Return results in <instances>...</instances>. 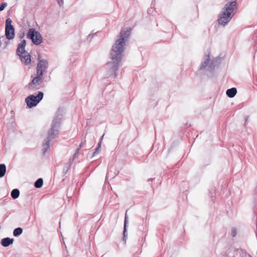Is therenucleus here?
Returning <instances> with one entry per match:
<instances>
[{
  "instance_id": "13",
  "label": "nucleus",
  "mask_w": 257,
  "mask_h": 257,
  "mask_svg": "<svg viewBox=\"0 0 257 257\" xmlns=\"http://www.w3.org/2000/svg\"><path fill=\"white\" fill-rule=\"evenodd\" d=\"M28 107L30 108H32V94L28 96L25 99Z\"/></svg>"
},
{
  "instance_id": "21",
  "label": "nucleus",
  "mask_w": 257,
  "mask_h": 257,
  "mask_svg": "<svg viewBox=\"0 0 257 257\" xmlns=\"http://www.w3.org/2000/svg\"><path fill=\"white\" fill-rule=\"evenodd\" d=\"M57 2H58V4L60 6H61L62 5V4L63 3L62 0H57Z\"/></svg>"
},
{
  "instance_id": "26",
  "label": "nucleus",
  "mask_w": 257,
  "mask_h": 257,
  "mask_svg": "<svg viewBox=\"0 0 257 257\" xmlns=\"http://www.w3.org/2000/svg\"><path fill=\"white\" fill-rule=\"evenodd\" d=\"M116 175H117V174H115L113 176H112V178H113V177H115V176H116Z\"/></svg>"
},
{
  "instance_id": "3",
  "label": "nucleus",
  "mask_w": 257,
  "mask_h": 257,
  "mask_svg": "<svg viewBox=\"0 0 257 257\" xmlns=\"http://www.w3.org/2000/svg\"><path fill=\"white\" fill-rule=\"evenodd\" d=\"M26 44V42L25 40H22L20 43L18 44L16 53L17 55L19 56L21 62L27 65L30 64L31 56L30 53H29L25 50Z\"/></svg>"
},
{
  "instance_id": "6",
  "label": "nucleus",
  "mask_w": 257,
  "mask_h": 257,
  "mask_svg": "<svg viewBox=\"0 0 257 257\" xmlns=\"http://www.w3.org/2000/svg\"><path fill=\"white\" fill-rule=\"evenodd\" d=\"M58 124L56 122H53L51 128L48 133V139H54L58 134Z\"/></svg>"
},
{
  "instance_id": "23",
  "label": "nucleus",
  "mask_w": 257,
  "mask_h": 257,
  "mask_svg": "<svg viewBox=\"0 0 257 257\" xmlns=\"http://www.w3.org/2000/svg\"><path fill=\"white\" fill-rule=\"evenodd\" d=\"M82 144H81L79 145V148L78 149V150H77L78 151H79V149L82 147Z\"/></svg>"
},
{
  "instance_id": "1",
  "label": "nucleus",
  "mask_w": 257,
  "mask_h": 257,
  "mask_svg": "<svg viewBox=\"0 0 257 257\" xmlns=\"http://www.w3.org/2000/svg\"><path fill=\"white\" fill-rule=\"evenodd\" d=\"M130 33V29H126L122 30L119 33L118 39L112 47L110 53L112 62L108 63L107 66L108 68L112 69L114 71L117 70L118 68L119 63L121 59V53L124 51V41L128 37Z\"/></svg>"
},
{
  "instance_id": "4",
  "label": "nucleus",
  "mask_w": 257,
  "mask_h": 257,
  "mask_svg": "<svg viewBox=\"0 0 257 257\" xmlns=\"http://www.w3.org/2000/svg\"><path fill=\"white\" fill-rule=\"evenodd\" d=\"M41 56H38L39 62L37 67V75L33 78V84L39 85L42 81V75L48 68V63L47 60L40 59Z\"/></svg>"
},
{
  "instance_id": "18",
  "label": "nucleus",
  "mask_w": 257,
  "mask_h": 257,
  "mask_svg": "<svg viewBox=\"0 0 257 257\" xmlns=\"http://www.w3.org/2000/svg\"><path fill=\"white\" fill-rule=\"evenodd\" d=\"M7 6V4L6 3H3L1 4L0 5V11H3Z\"/></svg>"
},
{
  "instance_id": "9",
  "label": "nucleus",
  "mask_w": 257,
  "mask_h": 257,
  "mask_svg": "<svg viewBox=\"0 0 257 257\" xmlns=\"http://www.w3.org/2000/svg\"><path fill=\"white\" fill-rule=\"evenodd\" d=\"M44 94L42 92H39L36 96L33 95V107L37 105V104L42 100Z\"/></svg>"
},
{
  "instance_id": "17",
  "label": "nucleus",
  "mask_w": 257,
  "mask_h": 257,
  "mask_svg": "<svg viewBox=\"0 0 257 257\" xmlns=\"http://www.w3.org/2000/svg\"><path fill=\"white\" fill-rule=\"evenodd\" d=\"M27 37L32 41V28H30L28 32Z\"/></svg>"
},
{
  "instance_id": "12",
  "label": "nucleus",
  "mask_w": 257,
  "mask_h": 257,
  "mask_svg": "<svg viewBox=\"0 0 257 257\" xmlns=\"http://www.w3.org/2000/svg\"><path fill=\"white\" fill-rule=\"evenodd\" d=\"M11 197L14 199H16L19 197L20 191L18 189H14L11 193Z\"/></svg>"
},
{
  "instance_id": "2",
  "label": "nucleus",
  "mask_w": 257,
  "mask_h": 257,
  "mask_svg": "<svg viewBox=\"0 0 257 257\" xmlns=\"http://www.w3.org/2000/svg\"><path fill=\"white\" fill-rule=\"evenodd\" d=\"M227 1L228 2L223 8L220 18L218 19L219 23L224 26L227 24L230 21L234 15V11L237 8V0Z\"/></svg>"
},
{
  "instance_id": "5",
  "label": "nucleus",
  "mask_w": 257,
  "mask_h": 257,
  "mask_svg": "<svg viewBox=\"0 0 257 257\" xmlns=\"http://www.w3.org/2000/svg\"><path fill=\"white\" fill-rule=\"evenodd\" d=\"M12 21L8 18L6 21L5 35L8 40H12L15 37V29L12 25Z\"/></svg>"
},
{
  "instance_id": "15",
  "label": "nucleus",
  "mask_w": 257,
  "mask_h": 257,
  "mask_svg": "<svg viewBox=\"0 0 257 257\" xmlns=\"http://www.w3.org/2000/svg\"><path fill=\"white\" fill-rule=\"evenodd\" d=\"M49 142L50 139L47 138L46 142L43 145V151L44 153H46L49 148Z\"/></svg>"
},
{
  "instance_id": "10",
  "label": "nucleus",
  "mask_w": 257,
  "mask_h": 257,
  "mask_svg": "<svg viewBox=\"0 0 257 257\" xmlns=\"http://www.w3.org/2000/svg\"><path fill=\"white\" fill-rule=\"evenodd\" d=\"M237 93V90L235 88H232L228 89L226 91V94L229 97H234Z\"/></svg>"
},
{
  "instance_id": "22",
  "label": "nucleus",
  "mask_w": 257,
  "mask_h": 257,
  "mask_svg": "<svg viewBox=\"0 0 257 257\" xmlns=\"http://www.w3.org/2000/svg\"><path fill=\"white\" fill-rule=\"evenodd\" d=\"M126 223V214H125V217L124 227L125 226Z\"/></svg>"
},
{
  "instance_id": "24",
  "label": "nucleus",
  "mask_w": 257,
  "mask_h": 257,
  "mask_svg": "<svg viewBox=\"0 0 257 257\" xmlns=\"http://www.w3.org/2000/svg\"><path fill=\"white\" fill-rule=\"evenodd\" d=\"M235 235V231H233V236H234Z\"/></svg>"
},
{
  "instance_id": "7",
  "label": "nucleus",
  "mask_w": 257,
  "mask_h": 257,
  "mask_svg": "<svg viewBox=\"0 0 257 257\" xmlns=\"http://www.w3.org/2000/svg\"><path fill=\"white\" fill-rule=\"evenodd\" d=\"M43 42L41 35L33 29V44L39 45Z\"/></svg>"
},
{
  "instance_id": "14",
  "label": "nucleus",
  "mask_w": 257,
  "mask_h": 257,
  "mask_svg": "<svg viewBox=\"0 0 257 257\" xmlns=\"http://www.w3.org/2000/svg\"><path fill=\"white\" fill-rule=\"evenodd\" d=\"M23 232V229L21 227H17L14 230L13 235L15 237L20 236Z\"/></svg>"
},
{
  "instance_id": "8",
  "label": "nucleus",
  "mask_w": 257,
  "mask_h": 257,
  "mask_svg": "<svg viewBox=\"0 0 257 257\" xmlns=\"http://www.w3.org/2000/svg\"><path fill=\"white\" fill-rule=\"evenodd\" d=\"M14 241V238H11L7 237L1 239V244L4 247H8L10 245L12 244Z\"/></svg>"
},
{
  "instance_id": "25",
  "label": "nucleus",
  "mask_w": 257,
  "mask_h": 257,
  "mask_svg": "<svg viewBox=\"0 0 257 257\" xmlns=\"http://www.w3.org/2000/svg\"><path fill=\"white\" fill-rule=\"evenodd\" d=\"M109 175H110V172H108V173L107 174V176H108Z\"/></svg>"
},
{
  "instance_id": "19",
  "label": "nucleus",
  "mask_w": 257,
  "mask_h": 257,
  "mask_svg": "<svg viewBox=\"0 0 257 257\" xmlns=\"http://www.w3.org/2000/svg\"><path fill=\"white\" fill-rule=\"evenodd\" d=\"M100 145L99 144L98 147H97L95 149V152H94V154H93V156L95 155L96 154H98L99 153V152L100 150Z\"/></svg>"
},
{
  "instance_id": "20",
  "label": "nucleus",
  "mask_w": 257,
  "mask_h": 257,
  "mask_svg": "<svg viewBox=\"0 0 257 257\" xmlns=\"http://www.w3.org/2000/svg\"><path fill=\"white\" fill-rule=\"evenodd\" d=\"M32 86V80L30 81V82L29 83V87L30 88L31 86Z\"/></svg>"
},
{
  "instance_id": "11",
  "label": "nucleus",
  "mask_w": 257,
  "mask_h": 257,
  "mask_svg": "<svg viewBox=\"0 0 257 257\" xmlns=\"http://www.w3.org/2000/svg\"><path fill=\"white\" fill-rule=\"evenodd\" d=\"M7 170L6 166L5 164H0V178L3 177L6 174Z\"/></svg>"
},
{
  "instance_id": "16",
  "label": "nucleus",
  "mask_w": 257,
  "mask_h": 257,
  "mask_svg": "<svg viewBox=\"0 0 257 257\" xmlns=\"http://www.w3.org/2000/svg\"><path fill=\"white\" fill-rule=\"evenodd\" d=\"M43 184V180L42 178H39L35 183L34 186L37 188H41Z\"/></svg>"
}]
</instances>
